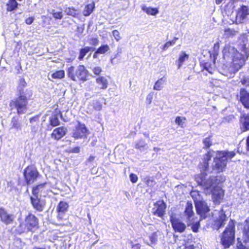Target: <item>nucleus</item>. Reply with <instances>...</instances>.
Instances as JSON below:
<instances>
[{
    "label": "nucleus",
    "mask_w": 249,
    "mask_h": 249,
    "mask_svg": "<svg viewBox=\"0 0 249 249\" xmlns=\"http://www.w3.org/2000/svg\"><path fill=\"white\" fill-rule=\"evenodd\" d=\"M94 48H92L90 47H85L83 48H81L79 51V55L78 56V59L79 60H82L86 55V54L91 50H94Z\"/></svg>",
    "instance_id": "nucleus-33"
},
{
    "label": "nucleus",
    "mask_w": 249,
    "mask_h": 249,
    "mask_svg": "<svg viewBox=\"0 0 249 249\" xmlns=\"http://www.w3.org/2000/svg\"><path fill=\"white\" fill-rule=\"evenodd\" d=\"M96 89L106 90L109 86V82L106 76H99L95 78Z\"/></svg>",
    "instance_id": "nucleus-20"
},
{
    "label": "nucleus",
    "mask_w": 249,
    "mask_h": 249,
    "mask_svg": "<svg viewBox=\"0 0 249 249\" xmlns=\"http://www.w3.org/2000/svg\"><path fill=\"white\" fill-rule=\"evenodd\" d=\"M242 130L243 132L249 130V116L247 115L244 117V121L242 123Z\"/></svg>",
    "instance_id": "nucleus-40"
},
{
    "label": "nucleus",
    "mask_w": 249,
    "mask_h": 249,
    "mask_svg": "<svg viewBox=\"0 0 249 249\" xmlns=\"http://www.w3.org/2000/svg\"><path fill=\"white\" fill-rule=\"evenodd\" d=\"M89 43L93 46H97L99 43L98 37H92L89 39Z\"/></svg>",
    "instance_id": "nucleus-48"
},
{
    "label": "nucleus",
    "mask_w": 249,
    "mask_h": 249,
    "mask_svg": "<svg viewBox=\"0 0 249 249\" xmlns=\"http://www.w3.org/2000/svg\"><path fill=\"white\" fill-rule=\"evenodd\" d=\"M159 231H155L153 232L149 236V238L150 240V243L148 244L149 245H152L156 244L158 240Z\"/></svg>",
    "instance_id": "nucleus-38"
},
{
    "label": "nucleus",
    "mask_w": 249,
    "mask_h": 249,
    "mask_svg": "<svg viewBox=\"0 0 249 249\" xmlns=\"http://www.w3.org/2000/svg\"><path fill=\"white\" fill-rule=\"evenodd\" d=\"M92 106L94 109L96 110H100L102 108V104L98 100L94 101Z\"/></svg>",
    "instance_id": "nucleus-45"
},
{
    "label": "nucleus",
    "mask_w": 249,
    "mask_h": 249,
    "mask_svg": "<svg viewBox=\"0 0 249 249\" xmlns=\"http://www.w3.org/2000/svg\"><path fill=\"white\" fill-rule=\"evenodd\" d=\"M109 50V47L108 45L105 44L101 45L95 51L93 54V57H96V54H104Z\"/></svg>",
    "instance_id": "nucleus-32"
},
{
    "label": "nucleus",
    "mask_w": 249,
    "mask_h": 249,
    "mask_svg": "<svg viewBox=\"0 0 249 249\" xmlns=\"http://www.w3.org/2000/svg\"><path fill=\"white\" fill-rule=\"evenodd\" d=\"M132 249H141V245L139 243L133 244L132 241L130 242Z\"/></svg>",
    "instance_id": "nucleus-55"
},
{
    "label": "nucleus",
    "mask_w": 249,
    "mask_h": 249,
    "mask_svg": "<svg viewBox=\"0 0 249 249\" xmlns=\"http://www.w3.org/2000/svg\"><path fill=\"white\" fill-rule=\"evenodd\" d=\"M34 18L33 17H28L26 18L25 22L28 25L31 24L34 21Z\"/></svg>",
    "instance_id": "nucleus-56"
},
{
    "label": "nucleus",
    "mask_w": 249,
    "mask_h": 249,
    "mask_svg": "<svg viewBox=\"0 0 249 249\" xmlns=\"http://www.w3.org/2000/svg\"><path fill=\"white\" fill-rule=\"evenodd\" d=\"M112 35L117 41H119L121 39V37L120 33L117 30H113L112 31Z\"/></svg>",
    "instance_id": "nucleus-50"
},
{
    "label": "nucleus",
    "mask_w": 249,
    "mask_h": 249,
    "mask_svg": "<svg viewBox=\"0 0 249 249\" xmlns=\"http://www.w3.org/2000/svg\"><path fill=\"white\" fill-rule=\"evenodd\" d=\"M15 216L13 214L8 213L5 208L0 207V220L6 225L12 224L15 219Z\"/></svg>",
    "instance_id": "nucleus-15"
},
{
    "label": "nucleus",
    "mask_w": 249,
    "mask_h": 249,
    "mask_svg": "<svg viewBox=\"0 0 249 249\" xmlns=\"http://www.w3.org/2000/svg\"><path fill=\"white\" fill-rule=\"evenodd\" d=\"M59 117H62V114L61 110L58 108L54 109L51 116L49 119V124L52 127H55L60 124Z\"/></svg>",
    "instance_id": "nucleus-14"
},
{
    "label": "nucleus",
    "mask_w": 249,
    "mask_h": 249,
    "mask_svg": "<svg viewBox=\"0 0 249 249\" xmlns=\"http://www.w3.org/2000/svg\"><path fill=\"white\" fill-rule=\"evenodd\" d=\"M129 178H130V181L133 183H136L138 181V178L137 176L134 173H131L129 175Z\"/></svg>",
    "instance_id": "nucleus-52"
},
{
    "label": "nucleus",
    "mask_w": 249,
    "mask_h": 249,
    "mask_svg": "<svg viewBox=\"0 0 249 249\" xmlns=\"http://www.w3.org/2000/svg\"><path fill=\"white\" fill-rule=\"evenodd\" d=\"M11 122L12 124V128H15L17 130L20 129V124L15 117H13Z\"/></svg>",
    "instance_id": "nucleus-44"
},
{
    "label": "nucleus",
    "mask_w": 249,
    "mask_h": 249,
    "mask_svg": "<svg viewBox=\"0 0 249 249\" xmlns=\"http://www.w3.org/2000/svg\"><path fill=\"white\" fill-rule=\"evenodd\" d=\"M67 129L64 126H60L54 129L51 134L52 139L58 141L62 139L67 133Z\"/></svg>",
    "instance_id": "nucleus-19"
},
{
    "label": "nucleus",
    "mask_w": 249,
    "mask_h": 249,
    "mask_svg": "<svg viewBox=\"0 0 249 249\" xmlns=\"http://www.w3.org/2000/svg\"><path fill=\"white\" fill-rule=\"evenodd\" d=\"M235 249H249V248L244 245L242 243H240L237 245Z\"/></svg>",
    "instance_id": "nucleus-57"
},
{
    "label": "nucleus",
    "mask_w": 249,
    "mask_h": 249,
    "mask_svg": "<svg viewBox=\"0 0 249 249\" xmlns=\"http://www.w3.org/2000/svg\"><path fill=\"white\" fill-rule=\"evenodd\" d=\"M142 9L148 15L155 16L159 13V9L156 7H146L143 6Z\"/></svg>",
    "instance_id": "nucleus-27"
},
{
    "label": "nucleus",
    "mask_w": 249,
    "mask_h": 249,
    "mask_svg": "<svg viewBox=\"0 0 249 249\" xmlns=\"http://www.w3.org/2000/svg\"><path fill=\"white\" fill-rule=\"evenodd\" d=\"M153 100V94L149 93L147 95L146 98V103L148 105H150Z\"/></svg>",
    "instance_id": "nucleus-54"
},
{
    "label": "nucleus",
    "mask_w": 249,
    "mask_h": 249,
    "mask_svg": "<svg viewBox=\"0 0 249 249\" xmlns=\"http://www.w3.org/2000/svg\"><path fill=\"white\" fill-rule=\"evenodd\" d=\"M94 159H95V157H94V156H93L91 155V156H90L89 157V158H88V161L89 162H92V161H93V160H94Z\"/></svg>",
    "instance_id": "nucleus-60"
},
{
    "label": "nucleus",
    "mask_w": 249,
    "mask_h": 249,
    "mask_svg": "<svg viewBox=\"0 0 249 249\" xmlns=\"http://www.w3.org/2000/svg\"><path fill=\"white\" fill-rule=\"evenodd\" d=\"M184 249H196V247L194 245H186Z\"/></svg>",
    "instance_id": "nucleus-58"
},
{
    "label": "nucleus",
    "mask_w": 249,
    "mask_h": 249,
    "mask_svg": "<svg viewBox=\"0 0 249 249\" xmlns=\"http://www.w3.org/2000/svg\"><path fill=\"white\" fill-rule=\"evenodd\" d=\"M65 12L67 15L74 18L77 17L79 14L78 10L73 7L67 8L65 10Z\"/></svg>",
    "instance_id": "nucleus-35"
},
{
    "label": "nucleus",
    "mask_w": 249,
    "mask_h": 249,
    "mask_svg": "<svg viewBox=\"0 0 249 249\" xmlns=\"http://www.w3.org/2000/svg\"><path fill=\"white\" fill-rule=\"evenodd\" d=\"M88 134V130L86 125L78 122L77 124L72 132V137L75 140L81 139L86 138Z\"/></svg>",
    "instance_id": "nucleus-12"
},
{
    "label": "nucleus",
    "mask_w": 249,
    "mask_h": 249,
    "mask_svg": "<svg viewBox=\"0 0 249 249\" xmlns=\"http://www.w3.org/2000/svg\"><path fill=\"white\" fill-rule=\"evenodd\" d=\"M195 207L196 213L200 216L199 220L201 221L208 217L210 209L205 201L199 200L196 202Z\"/></svg>",
    "instance_id": "nucleus-10"
},
{
    "label": "nucleus",
    "mask_w": 249,
    "mask_h": 249,
    "mask_svg": "<svg viewBox=\"0 0 249 249\" xmlns=\"http://www.w3.org/2000/svg\"><path fill=\"white\" fill-rule=\"evenodd\" d=\"M235 224L234 219H230L225 229L219 236L220 243L225 249L229 248L235 242Z\"/></svg>",
    "instance_id": "nucleus-3"
},
{
    "label": "nucleus",
    "mask_w": 249,
    "mask_h": 249,
    "mask_svg": "<svg viewBox=\"0 0 249 249\" xmlns=\"http://www.w3.org/2000/svg\"><path fill=\"white\" fill-rule=\"evenodd\" d=\"M29 99L30 97L27 96L24 89L22 88L20 89L18 97L9 103L11 109H16L18 114L26 113Z\"/></svg>",
    "instance_id": "nucleus-5"
},
{
    "label": "nucleus",
    "mask_w": 249,
    "mask_h": 249,
    "mask_svg": "<svg viewBox=\"0 0 249 249\" xmlns=\"http://www.w3.org/2000/svg\"><path fill=\"white\" fill-rule=\"evenodd\" d=\"M31 129L34 133H36V129L35 126L32 127Z\"/></svg>",
    "instance_id": "nucleus-63"
},
{
    "label": "nucleus",
    "mask_w": 249,
    "mask_h": 249,
    "mask_svg": "<svg viewBox=\"0 0 249 249\" xmlns=\"http://www.w3.org/2000/svg\"><path fill=\"white\" fill-rule=\"evenodd\" d=\"M170 221L175 232L182 233L185 231L186 226L179 218L171 216Z\"/></svg>",
    "instance_id": "nucleus-13"
},
{
    "label": "nucleus",
    "mask_w": 249,
    "mask_h": 249,
    "mask_svg": "<svg viewBox=\"0 0 249 249\" xmlns=\"http://www.w3.org/2000/svg\"><path fill=\"white\" fill-rule=\"evenodd\" d=\"M18 3L16 0H9L6 3V10L12 12L15 10L18 7Z\"/></svg>",
    "instance_id": "nucleus-28"
},
{
    "label": "nucleus",
    "mask_w": 249,
    "mask_h": 249,
    "mask_svg": "<svg viewBox=\"0 0 249 249\" xmlns=\"http://www.w3.org/2000/svg\"><path fill=\"white\" fill-rule=\"evenodd\" d=\"M195 179L199 185L204 186L206 184V180L202 175H198L195 177Z\"/></svg>",
    "instance_id": "nucleus-43"
},
{
    "label": "nucleus",
    "mask_w": 249,
    "mask_h": 249,
    "mask_svg": "<svg viewBox=\"0 0 249 249\" xmlns=\"http://www.w3.org/2000/svg\"><path fill=\"white\" fill-rule=\"evenodd\" d=\"M80 152V148L79 146H76L67 151L69 153H79Z\"/></svg>",
    "instance_id": "nucleus-53"
},
{
    "label": "nucleus",
    "mask_w": 249,
    "mask_h": 249,
    "mask_svg": "<svg viewBox=\"0 0 249 249\" xmlns=\"http://www.w3.org/2000/svg\"><path fill=\"white\" fill-rule=\"evenodd\" d=\"M220 42L221 41H218L213 44L212 53H210V55H213L214 59L216 58L219 54Z\"/></svg>",
    "instance_id": "nucleus-31"
},
{
    "label": "nucleus",
    "mask_w": 249,
    "mask_h": 249,
    "mask_svg": "<svg viewBox=\"0 0 249 249\" xmlns=\"http://www.w3.org/2000/svg\"><path fill=\"white\" fill-rule=\"evenodd\" d=\"M69 207L68 203L65 201H60L58 203L56 208L57 218L58 219L62 220L64 219V216L68 212Z\"/></svg>",
    "instance_id": "nucleus-17"
},
{
    "label": "nucleus",
    "mask_w": 249,
    "mask_h": 249,
    "mask_svg": "<svg viewBox=\"0 0 249 249\" xmlns=\"http://www.w3.org/2000/svg\"><path fill=\"white\" fill-rule=\"evenodd\" d=\"M247 225L248 227H249V216L245 221V225Z\"/></svg>",
    "instance_id": "nucleus-61"
},
{
    "label": "nucleus",
    "mask_w": 249,
    "mask_h": 249,
    "mask_svg": "<svg viewBox=\"0 0 249 249\" xmlns=\"http://www.w3.org/2000/svg\"><path fill=\"white\" fill-rule=\"evenodd\" d=\"M184 214L187 219V225L190 227L193 232L197 233L200 228V220L192 222L196 217H193L195 213L193 211V206L191 201H187L184 211Z\"/></svg>",
    "instance_id": "nucleus-7"
},
{
    "label": "nucleus",
    "mask_w": 249,
    "mask_h": 249,
    "mask_svg": "<svg viewBox=\"0 0 249 249\" xmlns=\"http://www.w3.org/2000/svg\"><path fill=\"white\" fill-rule=\"evenodd\" d=\"M92 71L95 75L99 76H101L100 74L102 72V69L100 67L97 66L94 67L92 69Z\"/></svg>",
    "instance_id": "nucleus-46"
},
{
    "label": "nucleus",
    "mask_w": 249,
    "mask_h": 249,
    "mask_svg": "<svg viewBox=\"0 0 249 249\" xmlns=\"http://www.w3.org/2000/svg\"><path fill=\"white\" fill-rule=\"evenodd\" d=\"M166 209V204L164 201L159 200L154 203L151 212L153 215L163 218L165 214Z\"/></svg>",
    "instance_id": "nucleus-11"
},
{
    "label": "nucleus",
    "mask_w": 249,
    "mask_h": 249,
    "mask_svg": "<svg viewBox=\"0 0 249 249\" xmlns=\"http://www.w3.org/2000/svg\"><path fill=\"white\" fill-rule=\"evenodd\" d=\"M165 80L166 78L164 77H162L158 80L154 85L153 89L156 90H160L163 88V85L165 82Z\"/></svg>",
    "instance_id": "nucleus-34"
},
{
    "label": "nucleus",
    "mask_w": 249,
    "mask_h": 249,
    "mask_svg": "<svg viewBox=\"0 0 249 249\" xmlns=\"http://www.w3.org/2000/svg\"><path fill=\"white\" fill-rule=\"evenodd\" d=\"M178 39V37H175L172 40L166 42L161 48L162 51H166L169 47L175 44L176 42Z\"/></svg>",
    "instance_id": "nucleus-39"
},
{
    "label": "nucleus",
    "mask_w": 249,
    "mask_h": 249,
    "mask_svg": "<svg viewBox=\"0 0 249 249\" xmlns=\"http://www.w3.org/2000/svg\"><path fill=\"white\" fill-rule=\"evenodd\" d=\"M241 83L243 84V85H245L246 83V80L244 79V80H242L241 81Z\"/></svg>",
    "instance_id": "nucleus-64"
},
{
    "label": "nucleus",
    "mask_w": 249,
    "mask_h": 249,
    "mask_svg": "<svg viewBox=\"0 0 249 249\" xmlns=\"http://www.w3.org/2000/svg\"><path fill=\"white\" fill-rule=\"evenodd\" d=\"M52 15L53 17L56 19H61L63 18V14L62 12H53Z\"/></svg>",
    "instance_id": "nucleus-49"
},
{
    "label": "nucleus",
    "mask_w": 249,
    "mask_h": 249,
    "mask_svg": "<svg viewBox=\"0 0 249 249\" xmlns=\"http://www.w3.org/2000/svg\"><path fill=\"white\" fill-rule=\"evenodd\" d=\"M68 77L74 82L84 83L89 79V71L83 65H79L76 68L71 66L67 70Z\"/></svg>",
    "instance_id": "nucleus-6"
},
{
    "label": "nucleus",
    "mask_w": 249,
    "mask_h": 249,
    "mask_svg": "<svg viewBox=\"0 0 249 249\" xmlns=\"http://www.w3.org/2000/svg\"><path fill=\"white\" fill-rule=\"evenodd\" d=\"M227 220V217L225 211L221 209L219 212L218 216L214 220L213 226L217 230L223 227L225 222Z\"/></svg>",
    "instance_id": "nucleus-16"
},
{
    "label": "nucleus",
    "mask_w": 249,
    "mask_h": 249,
    "mask_svg": "<svg viewBox=\"0 0 249 249\" xmlns=\"http://www.w3.org/2000/svg\"><path fill=\"white\" fill-rule=\"evenodd\" d=\"M212 156L213 155L211 150L207 151L204 155L202 165V168L204 171H207L209 169V161L211 160Z\"/></svg>",
    "instance_id": "nucleus-25"
},
{
    "label": "nucleus",
    "mask_w": 249,
    "mask_h": 249,
    "mask_svg": "<svg viewBox=\"0 0 249 249\" xmlns=\"http://www.w3.org/2000/svg\"><path fill=\"white\" fill-rule=\"evenodd\" d=\"M65 71L63 70H60L58 71H56L53 72L52 75V78L53 79H61L64 78L65 77Z\"/></svg>",
    "instance_id": "nucleus-37"
},
{
    "label": "nucleus",
    "mask_w": 249,
    "mask_h": 249,
    "mask_svg": "<svg viewBox=\"0 0 249 249\" xmlns=\"http://www.w3.org/2000/svg\"><path fill=\"white\" fill-rule=\"evenodd\" d=\"M217 156L213 159L214 165L213 166V170L220 173L224 172L227 166L228 160H231L236 155V153L233 151L227 150L217 151Z\"/></svg>",
    "instance_id": "nucleus-4"
},
{
    "label": "nucleus",
    "mask_w": 249,
    "mask_h": 249,
    "mask_svg": "<svg viewBox=\"0 0 249 249\" xmlns=\"http://www.w3.org/2000/svg\"><path fill=\"white\" fill-rule=\"evenodd\" d=\"M46 182L37 184L32 188V193L34 196L38 197L39 193L44 192L45 190V186Z\"/></svg>",
    "instance_id": "nucleus-23"
},
{
    "label": "nucleus",
    "mask_w": 249,
    "mask_h": 249,
    "mask_svg": "<svg viewBox=\"0 0 249 249\" xmlns=\"http://www.w3.org/2000/svg\"><path fill=\"white\" fill-rule=\"evenodd\" d=\"M189 55L187 54L185 52L182 51L178 57V58L177 60L178 69L180 68L182 66L184 62L189 59Z\"/></svg>",
    "instance_id": "nucleus-26"
},
{
    "label": "nucleus",
    "mask_w": 249,
    "mask_h": 249,
    "mask_svg": "<svg viewBox=\"0 0 249 249\" xmlns=\"http://www.w3.org/2000/svg\"><path fill=\"white\" fill-rule=\"evenodd\" d=\"M146 144L142 140H141L137 142L135 146V148L138 149H141V148H143L145 146Z\"/></svg>",
    "instance_id": "nucleus-47"
},
{
    "label": "nucleus",
    "mask_w": 249,
    "mask_h": 249,
    "mask_svg": "<svg viewBox=\"0 0 249 249\" xmlns=\"http://www.w3.org/2000/svg\"><path fill=\"white\" fill-rule=\"evenodd\" d=\"M241 51L244 53L243 54L229 45H225L223 49V57L227 61L231 60L230 67L234 72L241 69L249 58V51L245 44L242 45Z\"/></svg>",
    "instance_id": "nucleus-1"
},
{
    "label": "nucleus",
    "mask_w": 249,
    "mask_h": 249,
    "mask_svg": "<svg viewBox=\"0 0 249 249\" xmlns=\"http://www.w3.org/2000/svg\"><path fill=\"white\" fill-rule=\"evenodd\" d=\"M31 203L33 208L37 212H42L45 207V202L38 197L30 196Z\"/></svg>",
    "instance_id": "nucleus-18"
},
{
    "label": "nucleus",
    "mask_w": 249,
    "mask_h": 249,
    "mask_svg": "<svg viewBox=\"0 0 249 249\" xmlns=\"http://www.w3.org/2000/svg\"><path fill=\"white\" fill-rule=\"evenodd\" d=\"M240 100L247 108H249V93L244 89H241Z\"/></svg>",
    "instance_id": "nucleus-22"
},
{
    "label": "nucleus",
    "mask_w": 249,
    "mask_h": 249,
    "mask_svg": "<svg viewBox=\"0 0 249 249\" xmlns=\"http://www.w3.org/2000/svg\"><path fill=\"white\" fill-rule=\"evenodd\" d=\"M40 114L36 115L30 118V123H38L39 121Z\"/></svg>",
    "instance_id": "nucleus-51"
},
{
    "label": "nucleus",
    "mask_w": 249,
    "mask_h": 249,
    "mask_svg": "<svg viewBox=\"0 0 249 249\" xmlns=\"http://www.w3.org/2000/svg\"><path fill=\"white\" fill-rule=\"evenodd\" d=\"M95 8V3L94 1L88 3L84 6L82 11V14L85 17L89 16L94 10Z\"/></svg>",
    "instance_id": "nucleus-24"
},
{
    "label": "nucleus",
    "mask_w": 249,
    "mask_h": 249,
    "mask_svg": "<svg viewBox=\"0 0 249 249\" xmlns=\"http://www.w3.org/2000/svg\"><path fill=\"white\" fill-rule=\"evenodd\" d=\"M243 240L245 244H249V227L244 225L242 229Z\"/></svg>",
    "instance_id": "nucleus-30"
},
{
    "label": "nucleus",
    "mask_w": 249,
    "mask_h": 249,
    "mask_svg": "<svg viewBox=\"0 0 249 249\" xmlns=\"http://www.w3.org/2000/svg\"><path fill=\"white\" fill-rule=\"evenodd\" d=\"M24 182L29 185L35 182L40 176L36 167L33 164L28 165L23 171Z\"/></svg>",
    "instance_id": "nucleus-8"
},
{
    "label": "nucleus",
    "mask_w": 249,
    "mask_h": 249,
    "mask_svg": "<svg viewBox=\"0 0 249 249\" xmlns=\"http://www.w3.org/2000/svg\"><path fill=\"white\" fill-rule=\"evenodd\" d=\"M238 32L234 29L227 28L224 29L223 36L226 38H230L234 36Z\"/></svg>",
    "instance_id": "nucleus-29"
},
{
    "label": "nucleus",
    "mask_w": 249,
    "mask_h": 249,
    "mask_svg": "<svg viewBox=\"0 0 249 249\" xmlns=\"http://www.w3.org/2000/svg\"><path fill=\"white\" fill-rule=\"evenodd\" d=\"M224 0H215V3L217 4V5H219L220 4H221L223 1H224Z\"/></svg>",
    "instance_id": "nucleus-62"
},
{
    "label": "nucleus",
    "mask_w": 249,
    "mask_h": 249,
    "mask_svg": "<svg viewBox=\"0 0 249 249\" xmlns=\"http://www.w3.org/2000/svg\"><path fill=\"white\" fill-rule=\"evenodd\" d=\"M202 142L204 144L203 148L204 149H209L212 145L211 136H209L203 139Z\"/></svg>",
    "instance_id": "nucleus-41"
},
{
    "label": "nucleus",
    "mask_w": 249,
    "mask_h": 249,
    "mask_svg": "<svg viewBox=\"0 0 249 249\" xmlns=\"http://www.w3.org/2000/svg\"><path fill=\"white\" fill-rule=\"evenodd\" d=\"M246 150L249 152V135L247 137L246 140Z\"/></svg>",
    "instance_id": "nucleus-59"
},
{
    "label": "nucleus",
    "mask_w": 249,
    "mask_h": 249,
    "mask_svg": "<svg viewBox=\"0 0 249 249\" xmlns=\"http://www.w3.org/2000/svg\"><path fill=\"white\" fill-rule=\"evenodd\" d=\"M39 228V219L35 214L29 213L25 216L23 221L19 222L16 230V232L18 234L30 232L34 233Z\"/></svg>",
    "instance_id": "nucleus-2"
},
{
    "label": "nucleus",
    "mask_w": 249,
    "mask_h": 249,
    "mask_svg": "<svg viewBox=\"0 0 249 249\" xmlns=\"http://www.w3.org/2000/svg\"><path fill=\"white\" fill-rule=\"evenodd\" d=\"M186 121L185 117L177 116L176 117L175 122V123L181 127H183V124Z\"/></svg>",
    "instance_id": "nucleus-42"
},
{
    "label": "nucleus",
    "mask_w": 249,
    "mask_h": 249,
    "mask_svg": "<svg viewBox=\"0 0 249 249\" xmlns=\"http://www.w3.org/2000/svg\"><path fill=\"white\" fill-rule=\"evenodd\" d=\"M249 16V7L241 5L236 11V15L233 23L236 25L244 23Z\"/></svg>",
    "instance_id": "nucleus-9"
},
{
    "label": "nucleus",
    "mask_w": 249,
    "mask_h": 249,
    "mask_svg": "<svg viewBox=\"0 0 249 249\" xmlns=\"http://www.w3.org/2000/svg\"><path fill=\"white\" fill-rule=\"evenodd\" d=\"M200 66L202 70H206L211 74L213 73L214 70L212 67L210 63L208 62H203L201 63Z\"/></svg>",
    "instance_id": "nucleus-36"
},
{
    "label": "nucleus",
    "mask_w": 249,
    "mask_h": 249,
    "mask_svg": "<svg viewBox=\"0 0 249 249\" xmlns=\"http://www.w3.org/2000/svg\"><path fill=\"white\" fill-rule=\"evenodd\" d=\"M212 198L214 202H218L224 196V191L219 187H214L212 190Z\"/></svg>",
    "instance_id": "nucleus-21"
}]
</instances>
